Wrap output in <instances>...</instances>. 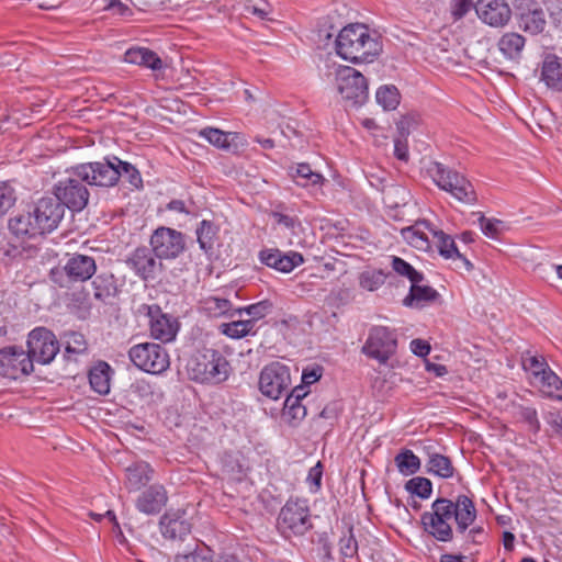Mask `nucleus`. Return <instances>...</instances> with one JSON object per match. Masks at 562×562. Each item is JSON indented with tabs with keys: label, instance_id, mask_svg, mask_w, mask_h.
<instances>
[{
	"label": "nucleus",
	"instance_id": "b1692460",
	"mask_svg": "<svg viewBox=\"0 0 562 562\" xmlns=\"http://www.w3.org/2000/svg\"><path fill=\"white\" fill-rule=\"evenodd\" d=\"M168 499L167 491L160 484H153L144 491L136 501V508L146 514H158Z\"/></svg>",
	"mask_w": 562,
	"mask_h": 562
},
{
	"label": "nucleus",
	"instance_id": "774afa93",
	"mask_svg": "<svg viewBox=\"0 0 562 562\" xmlns=\"http://www.w3.org/2000/svg\"><path fill=\"white\" fill-rule=\"evenodd\" d=\"M548 424L558 432L562 431V412H550L547 417Z\"/></svg>",
	"mask_w": 562,
	"mask_h": 562
},
{
	"label": "nucleus",
	"instance_id": "a19ab883",
	"mask_svg": "<svg viewBox=\"0 0 562 562\" xmlns=\"http://www.w3.org/2000/svg\"><path fill=\"white\" fill-rule=\"evenodd\" d=\"M93 296L99 301L112 296L115 292L113 276L99 274L92 281Z\"/></svg>",
	"mask_w": 562,
	"mask_h": 562
},
{
	"label": "nucleus",
	"instance_id": "3c124183",
	"mask_svg": "<svg viewBox=\"0 0 562 562\" xmlns=\"http://www.w3.org/2000/svg\"><path fill=\"white\" fill-rule=\"evenodd\" d=\"M121 178L125 179L132 187L139 189L143 187V179L136 167L127 161H123L119 158L115 160Z\"/></svg>",
	"mask_w": 562,
	"mask_h": 562
},
{
	"label": "nucleus",
	"instance_id": "4c0bfd02",
	"mask_svg": "<svg viewBox=\"0 0 562 562\" xmlns=\"http://www.w3.org/2000/svg\"><path fill=\"white\" fill-rule=\"evenodd\" d=\"M394 462L401 474L413 475L420 469V459L409 449H404L394 458Z\"/></svg>",
	"mask_w": 562,
	"mask_h": 562
},
{
	"label": "nucleus",
	"instance_id": "e433bc0d",
	"mask_svg": "<svg viewBox=\"0 0 562 562\" xmlns=\"http://www.w3.org/2000/svg\"><path fill=\"white\" fill-rule=\"evenodd\" d=\"M427 472L442 479H449L453 476L454 468L450 458L437 452H428Z\"/></svg>",
	"mask_w": 562,
	"mask_h": 562
},
{
	"label": "nucleus",
	"instance_id": "5701e85b",
	"mask_svg": "<svg viewBox=\"0 0 562 562\" xmlns=\"http://www.w3.org/2000/svg\"><path fill=\"white\" fill-rule=\"evenodd\" d=\"M199 135L213 146L233 154L245 146L239 133H226L218 128L205 127L199 132Z\"/></svg>",
	"mask_w": 562,
	"mask_h": 562
},
{
	"label": "nucleus",
	"instance_id": "8fccbe9b",
	"mask_svg": "<svg viewBox=\"0 0 562 562\" xmlns=\"http://www.w3.org/2000/svg\"><path fill=\"white\" fill-rule=\"evenodd\" d=\"M479 225L482 233L492 239H497L499 235L506 229L503 221L497 218H488L484 215L479 217Z\"/></svg>",
	"mask_w": 562,
	"mask_h": 562
},
{
	"label": "nucleus",
	"instance_id": "2f4dec72",
	"mask_svg": "<svg viewBox=\"0 0 562 562\" xmlns=\"http://www.w3.org/2000/svg\"><path fill=\"white\" fill-rule=\"evenodd\" d=\"M9 229L18 237L43 235L40 227L37 228L32 211L10 218Z\"/></svg>",
	"mask_w": 562,
	"mask_h": 562
},
{
	"label": "nucleus",
	"instance_id": "c9c22d12",
	"mask_svg": "<svg viewBox=\"0 0 562 562\" xmlns=\"http://www.w3.org/2000/svg\"><path fill=\"white\" fill-rule=\"evenodd\" d=\"M525 46V37L518 33H506L498 41V48L508 59L520 57Z\"/></svg>",
	"mask_w": 562,
	"mask_h": 562
},
{
	"label": "nucleus",
	"instance_id": "338daca9",
	"mask_svg": "<svg viewBox=\"0 0 562 562\" xmlns=\"http://www.w3.org/2000/svg\"><path fill=\"white\" fill-rule=\"evenodd\" d=\"M411 350L418 357H426L430 352V346L423 339H413L411 341Z\"/></svg>",
	"mask_w": 562,
	"mask_h": 562
},
{
	"label": "nucleus",
	"instance_id": "6e6552de",
	"mask_svg": "<svg viewBox=\"0 0 562 562\" xmlns=\"http://www.w3.org/2000/svg\"><path fill=\"white\" fill-rule=\"evenodd\" d=\"M397 336L394 329L386 326H372L369 329L366 342L361 352L368 358L385 364L396 352Z\"/></svg>",
	"mask_w": 562,
	"mask_h": 562
},
{
	"label": "nucleus",
	"instance_id": "393cba45",
	"mask_svg": "<svg viewBox=\"0 0 562 562\" xmlns=\"http://www.w3.org/2000/svg\"><path fill=\"white\" fill-rule=\"evenodd\" d=\"M159 525L162 536L171 540H182L191 531V524L180 512L165 514Z\"/></svg>",
	"mask_w": 562,
	"mask_h": 562
},
{
	"label": "nucleus",
	"instance_id": "c756f323",
	"mask_svg": "<svg viewBox=\"0 0 562 562\" xmlns=\"http://www.w3.org/2000/svg\"><path fill=\"white\" fill-rule=\"evenodd\" d=\"M424 228L428 229L430 233L431 229H435L431 227L429 222L422 221L417 222L413 226L403 228L402 236L414 248L418 250H427L430 247V241Z\"/></svg>",
	"mask_w": 562,
	"mask_h": 562
},
{
	"label": "nucleus",
	"instance_id": "423d86ee",
	"mask_svg": "<svg viewBox=\"0 0 562 562\" xmlns=\"http://www.w3.org/2000/svg\"><path fill=\"white\" fill-rule=\"evenodd\" d=\"M83 177L77 173V166L68 171V176L60 179L54 187V196L72 212L82 211L89 201L90 193L85 184Z\"/></svg>",
	"mask_w": 562,
	"mask_h": 562
},
{
	"label": "nucleus",
	"instance_id": "69168bd1",
	"mask_svg": "<svg viewBox=\"0 0 562 562\" xmlns=\"http://www.w3.org/2000/svg\"><path fill=\"white\" fill-rule=\"evenodd\" d=\"M323 475V469L321 462H317L316 465L312 467L308 471L306 481L310 483L311 487H314V491H317L321 487Z\"/></svg>",
	"mask_w": 562,
	"mask_h": 562
},
{
	"label": "nucleus",
	"instance_id": "cd10ccee",
	"mask_svg": "<svg viewBox=\"0 0 562 562\" xmlns=\"http://www.w3.org/2000/svg\"><path fill=\"white\" fill-rule=\"evenodd\" d=\"M541 80L549 88L562 90V59L555 55L546 56L542 63Z\"/></svg>",
	"mask_w": 562,
	"mask_h": 562
},
{
	"label": "nucleus",
	"instance_id": "9b49d317",
	"mask_svg": "<svg viewBox=\"0 0 562 562\" xmlns=\"http://www.w3.org/2000/svg\"><path fill=\"white\" fill-rule=\"evenodd\" d=\"M258 385L262 395L279 400L291 385L290 368L279 361L265 366L259 374Z\"/></svg>",
	"mask_w": 562,
	"mask_h": 562
},
{
	"label": "nucleus",
	"instance_id": "864d4df0",
	"mask_svg": "<svg viewBox=\"0 0 562 562\" xmlns=\"http://www.w3.org/2000/svg\"><path fill=\"white\" fill-rule=\"evenodd\" d=\"M16 199L15 189L9 182H0V217L14 206Z\"/></svg>",
	"mask_w": 562,
	"mask_h": 562
},
{
	"label": "nucleus",
	"instance_id": "c85d7f7f",
	"mask_svg": "<svg viewBox=\"0 0 562 562\" xmlns=\"http://www.w3.org/2000/svg\"><path fill=\"white\" fill-rule=\"evenodd\" d=\"M124 60L128 64H135L150 68L151 70H159L162 68V60L153 50L144 47H133L126 50Z\"/></svg>",
	"mask_w": 562,
	"mask_h": 562
},
{
	"label": "nucleus",
	"instance_id": "de8ad7c7",
	"mask_svg": "<svg viewBox=\"0 0 562 562\" xmlns=\"http://www.w3.org/2000/svg\"><path fill=\"white\" fill-rule=\"evenodd\" d=\"M272 303L268 300H263L246 307L236 308V315L241 316L243 313H246L252 321L258 322L266 317L270 313Z\"/></svg>",
	"mask_w": 562,
	"mask_h": 562
},
{
	"label": "nucleus",
	"instance_id": "13d9d810",
	"mask_svg": "<svg viewBox=\"0 0 562 562\" xmlns=\"http://www.w3.org/2000/svg\"><path fill=\"white\" fill-rule=\"evenodd\" d=\"M245 11L249 14H254V15L258 16L260 20H268V21L273 20L271 18L272 8L267 2L248 4V5H246Z\"/></svg>",
	"mask_w": 562,
	"mask_h": 562
},
{
	"label": "nucleus",
	"instance_id": "0e129e2a",
	"mask_svg": "<svg viewBox=\"0 0 562 562\" xmlns=\"http://www.w3.org/2000/svg\"><path fill=\"white\" fill-rule=\"evenodd\" d=\"M90 517L97 521H101L103 518H108L113 524V529L116 532L119 538H123V532L121 530L120 524L116 519V516L113 510H106L104 514H98L91 512Z\"/></svg>",
	"mask_w": 562,
	"mask_h": 562
},
{
	"label": "nucleus",
	"instance_id": "f3484780",
	"mask_svg": "<svg viewBox=\"0 0 562 562\" xmlns=\"http://www.w3.org/2000/svg\"><path fill=\"white\" fill-rule=\"evenodd\" d=\"M143 308L146 310V315L149 318L150 336L162 342L172 341L179 330L178 321L162 313L157 304L144 305Z\"/></svg>",
	"mask_w": 562,
	"mask_h": 562
},
{
	"label": "nucleus",
	"instance_id": "bf43d9fd",
	"mask_svg": "<svg viewBox=\"0 0 562 562\" xmlns=\"http://www.w3.org/2000/svg\"><path fill=\"white\" fill-rule=\"evenodd\" d=\"M339 547L341 554L346 558H352L358 552V542L351 532L340 538Z\"/></svg>",
	"mask_w": 562,
	"mask_h": 562
},
{
	"label": "nucleus",
	"instance_id": "f03ea898",
	"mask_svg": "<svg viewBox=\"0 0 562 562\" xmlns=\"http://www.w3.org/2000/svg\"><path fill=\"white\" fill-rule=\"evenodd\" d=\"M381 50L378 38L372 37L364 24L345 26L336 38V53L345 60L357 64L372 61Z\"/></svg>",
	"mask_w": 562,
	"mask_h": 562
},
{
	"label": "nucleus",
	"instance_id": "5fc2aeb1",
	"mask_svg": "<svg viewBox=\"0 0 562 562\" xmlns=\"http://www.w3.org/2000/svg\"><path fill=\"white\" fill-rule=\"evenodd\" d=\"M516 417L527 424L530 431L537 434L540 430V422L536 408L530 406H518L516 409Z\"/></svg>",
	"mask_w": 562,
	"mask_h": 562
},
{
	"label": "nucleus",
	"instance_id": "412c9836",
	"mask_svg": "<svg viewBox=\"0 0 562 562\" xmlns=\"http://www.w3.org/2000/svg\"><path fill=\"white\" fill-rule=\"evenodd\" d=\"M64 271L71 282H85L97 271L95 260L86 255H72L64 266Z\"/></svg>",
	"mask_w": 562,
	"mask_h": 562
},
{
	"label": "nucleus",
	"instance_id": "473e14b6",
	"mask_svg": "<svg viewBox=\"0 0 562 562\" xmlns=\"http://www.w3.org/2000/svg\"><path fill=\"white\" fill-rule=\"evenodd\" d=\"M539 391L547 397L562 400V380L550 369L543 375L533 381Z\"/></svg>",
	"mask_w": 562,
	"mask_h": 562
},
{
	"label": "nucleus",
	"instance_id": "4468645a",
	"mask_svg": "<svg viewBox=\"0 0 562 562\" xmlns=\"http://www.w3.org/2000/svg\"><path fill=\"white\" fill-rule=\"evenodd\" d=\"M32 371V359L22 348L9 346L0 349V375L16 380Z\"/></svg>",
	"mask_w": 562,
	"mask_h": 562
},
{
	"label": "nucleus",
	"instance_id": "dca6fc26",
	"mask_svg": "<svg viewBox=\"0 0 562 562\" xmlns=\"http://www.w3.org/2000/svg\"><path fill=\"white\" fill-rule=\"evenodd\" d=\"M127 267L143 281H154L164 266L151 248L138 247L126 259Z\"/></svg>",
	"mask_w": 562,
	"mask_h": 562
},
{
	"label": "nucleus",
	"instance_id": "680f3d73",
	"mask_svg": "<svg viewBox=\"0 0 562 562\" xmlns=\"http://www.w3.org/2000/svg\"><path fill=\"white\" fill-rule=\"evenodd\" d=\"M271 216L277 222V224L283 226L284 228L291 232H294V229L299 227L301 224L300 220L296 216H290L281 212H272Z\"/></svg>",
	"mask_w": 562,
	"mask_h": 562
},
{
	"label": "nucleus",
	"instance_id": "72a5a7b5",
	"mask_svg": "<svg viewBox=\"0 0 562 562\" xmlns=\"http://www.w3.org/2000/svg\"><path fill=\"white\" fill-rule=\"evenodd\" d=\"M420 282H413L408 295L404 299L403 303L406 306L422 307L425 303L435 301L438 293L429 285H420Z\"/></svg>",
	"mask_w": 562,
	"mask_h": 562
},
{
	"label": "nucleus",
	"instance_id": "f8f14e48",
	"mask_svg": "<svg viewBox=\"0 0 562 562\" xmlns=\"http://www.w3.org/2000/svg\"><path fill=\"white\" fill-rule=\"evenodd\" d=\"M149 245L159 260H172L186 250V238L177 229L160 226L153 232Z\"/></svg>",
	"mask_w": 562,
	"mask_h": 562
},
{
	"label": "nucleus",
	"instance_id": "f257e3e1",
	"mask_svg": "<svg viewBox=\"0 0 562 562\" xmlns=\"http://www.w3.org/2000/svg\"><path fill=\"white\" fill-rule=\"evenodd\" d=\"M457 524V531L464 533L474 522L476 509L473 501L467 495H458L456 501L445 497L437 498L431 509L422 514L420 522L424 530L440 542H450L453 539L451 519Z\"/></svg>",
	"mask_w": 562,
	"mask_h": 562
},
{
	"label": "nucleus",
	"instance_id": "aec40b11",
	"mask_svg": "<svg viewBox=\"0 0 562 562\" xmlns=\"http://www.w3.org/2000/svg\"><path fill=\"white\" fill-rule=\"evenodd\" d=\"M475 11L484 23L494 27L506 25L512 16V10L505 0H477Z\"/></svg>",
	"mask_w": 562,
	"mask_h": 562
},
{
	"label": "nucleus",
	"instance_id": "6e6d98bb",
	"mask_svg": "<svg viewBox=\"0 0 562 562\" xmlns=\"http://www.w3.org/2000/svg\"><path fill=\"white\" fill-rule=\"evenodd\" d=\"M404 123H405L404 121H401L397 124V127L401 132L402 138H396L394 140V156L398 160L407 162L409 159V153H408V146H407V142H406L405 137L408 135L409 132L405 131Z\"/></svg>",
	"mask_w": 562,
	"mask_h": 562
},
{
	"label": "nucleus",
	"instance_id": "603ef678",
	"mask_svg": "<svg viewBox=\"0 0 562 562\" xmlns=\"http://www.w3.org/2000/svg\"><path fill=\"white\" fill-rule=\"evenodd\" d=\"M522 366L526 371H529L532 375L533 381L539 379L550 369L543 357L528 355L522 358Z\"/></svg>",
	"mask_w": 562,
	"mask_h": 562
},
{
	"label": "nucleus",
	"instance_id": "49530a36",
	"mask_svg": "<svg viewBox=\"0 0 562 562\" xmlns=\"http://www.w3.org/2000/svg\"><path fill=\"white\" fill-rule=\"evenodd\" d=\"M392 268L400 276L406 277L411 283L422 282L424 280L422 272H418L411 263L400 257H393Z\"/></svg>",
	"mask_w": 562,
	"mask_h": 562
},
{
	"label": "nucleus",
	"instance_id": "4be33fe9",
	"mask_svg": "<svg viewBox=\"0 0 562 562\" xmlns=\"http://www.w3.org/2000/svg\"><path fill=\"white\" fill-rule=\"evenodd\" d=\"M431 234L435 239L438 252L441 257H443L445 259L459 261L460 265H458V267L464 268L465 271L473 270V263L459 251L452 236L446 234L443 231L436 228L431 229Z\"/></svg>",
	"mask_w": 562,
	"mask_h": 562
},
{
	"label": "nucleus",
	"instance_id": "e2e57ef3",
	"mask_svg": "<svg viewBox=\"0 0 562 562\" xmlns=\"http://www.w3.org/2000/svg\"><path fill=\"white\" fill-rule=\"evenodd\" d=\"M473 5L472 0H451V14L454 20L462 19Z\"/></svg>",
	"mask_w": 562,
	"mask_h": 562
},
{
	"label": "nucleus",
	"instance_id": "58836bf2",
	"mask_svg": "<svg viewBox=\"0 0 562 562\" xmlns=\"http://www.w3.org/2000/svg\"><path fill=\"white\" fill-rule=\"evenodd\" d=\"M65 358L70 360L74 356L82 355L87 351V341L80 333L70 331L64 337Z\"/></svg>",
	"mask_w": 562,
	"mask_h": 562
},
{
	"label": "nucleus",
	"instance_id": "37998d69",
	"mask_svg": "<svg viewBox=\"0 0 562 562\" xmlns=\"http://www.w3.org/2000/svg\"><path fill=\"white\" fill-rule=\"evenodd\" d=\"M216 235L215 226L212 222L203 220L196 228V239L200 248L207 252L213 248L214 237Z\"/></svg>",
	"mask_w": 562,
	"mask_h": 562
},
{
	"label": "nucleus",
	"instance_id": "bb28decb",
	"mask_svg": "<svg viewBox=\"0 0 562 562\" xmlns=\"http://www.w3.org/2000/svg\"><path fill=\"white\" fill-rule=\"evenodd\" d=\"M200 310L209 317H233L236 315V310L233 304L225 297L215 295L207 296L200 302Z\"/></svg>",
	"mask_w": 562,
	"mask_h": 562
},
{
	"label": "nucleus",
	"instance_id": "7ed1b4c3",
	"mask_svg": "<svg viewBox=\"0 0 562 562\" xmlns=\"http://www.w3.org/2000/svg\"><path fill=\"white\" fill-rule=\"evenodd\" d=\"M188 371L196 382L217 384L228 379L231 366L218 350L204 348L190 359Z\"/></svg>",
	"mask_w": 562,
	"mask_h": 562
},
{
	"label": "nucleus",
	"instance_id": "4d7b16f0",
	"mask_svg": "<svg viewBox=\"0 0 562 562\" xmlns=\"http://www.w3.org/2000/svg\"><path fill=\"white\" fill-rule=\"evenodd\" d=\"M173 562H214L213 557L207 549H195L186 554H177Z\"/></svg>",
	"mask_w": 562,
	"mask_h": 562
},
{
	"label": "nucleus",
	"instance_id": "6ab92c4d",
	"mask_svg": "<svg viewBox=\"0 0 562 562\" xmlns=\"http://www.w3.org/2000/svg\"><path fill=\"white\" fill-rule=\"evenodd\" d=\"M258 258L262 265L283 273L291 272L304 262V258L300 252H282L277 248H266L260 250Z\"/></svg>",
	"mask_w": 562,
	"mask_h": 562
},
{
	"label": "nucleus",
	"instance_id": "09e8293b",
	"mask_svg": "<svg viewBox=\"0 0 562 562\" xmlns=\"http://www.w3.org/2000/svg\"><path fill=\"white\" fill-rule=\"evenodd\" d=\"M385 282L382 270H366L359 277V284L367 291H375Z\"/></svg>",
	"mask_w": 562,
	"mask_h": 562
},
{
	"label": "nucleus",
	"instance_id": "c03bdc74",
	"mask_svg": "<svg viewBox=\"0 0 562 562\" xmlns=\"http://www.w3.org/2000/svg\"><path fill=\"white\" fill-rule=\"evenodd\" d=\"M405 488L408 493L427 499L431 495L432 484L427 477L416 476L406 482Z\"/></svg>",
	"mask_w": 562,
	"mask_h": 562
},
{
	"label": "nucleus",
	"instance_id": "0eeeda50",
	"mask_svg": "<svg viewBox=\"0 0 562 562\" xmlns=\"http://www.w3.org/2000/svg\"><path fill=\"white\" fill-rule=\"evenodd\" d=\"M337 90L352 104H363L369 95L368 81L364 76L350 66H334Z\"/></svg>",
	"mask_w": 562,
	"mask_h": 562
},
{
	"label": "nucleus",
	"instance_id": "20e7f679",
	"mask_svg": "<svg viewBox=\"0 0 562 562\" xmlns=\"http://www.w3.org/2000/svg\"><path fill=\"white\" fill-rule=\"evenodd\" d=\"M427 173L440 190L450 193L459 202L476 203L474 187L462 173L439 161H431L427 167Z\"/></svg>",
	"mask_w": 562,
	"mask_h": 562
},
{
	"label": "nucleus",
	"instance_id": "f704fd0d",
	"mask_svg": "<svg viewBox=\"0 0 562 562\" xmlns=\"http://www.w3.org/2000/svg\"><path fill=\"white\" fill-rule=\"evenodd\" d=\"M306 416L305 406L299 402V396H286L282 409V419L291 427H296Z\"/></svg>",
	"mask_w": 562,
	"mask_h": 562
},
{
	"label": "nucleus",
	"instance_id": "a18cd8bd",
	"mask_svg": "<svg viewBox=\"0 0 562 562\" xmlns=\"http://www.w3.org/2000/svg\"><path fill=\"white\" fill-rule=\"evenodd\" d=\"M221 462L223 472L232 477H239L244 473L240 454L237 452H225L221 458Z\"/></svg>",
	"mask_w": 562,
	"mask_h": 562
},
{
	"label": "nucleus",
	"instance_id": "9d476101",
	"mask_svg": "<svg viewBox=\"0 0 562 562\" xmlns=\"http://www.w3.org/2000/svg\"><path fill=\"white\" fill-rule=\"evenodd\" d=\"M115 160H119V158L111 156L101 161L77 165V173L83 177L89 186L101 188L114 187L121 179V173L116 167L119 164Z\"/></svg>",
	"mask_w": 562,
	"mask_h": 562
},
{
	"label": "nucleus",
	"instance_id": "7c9ffc66",
	"mask_svg": "<svg viewBox=\"0 0 562 562\" xmlns=\"http://www.w3.org/2000/svg\"><path fill=\"white\" fill-rule=\"evenodd\" d=\"M111 372V367L104 361L93 366L88 374L91 389L98 394H108L110 392Z\"/></svg>",
	"mask_w": 562,
	"mask_h": 562
},
{
	"label": "nucleus",
	"instance_id": "79ce46f5",
	"mask_svg": "<svg viewBox=\"0 0 562 562\" xmlns=\"http://www.w3.org/2000/svg\"><path fill=\"white\" fill-rule=\"evenodd\" d=\"M375 99L385 111L394 110L400 104V93L394 86L380 87Z\"/></svg>",
	"mask_w": 562,
	"mask_h": 562
},
{
	"label": "nucleus",
	"instance_id": "ddd939ff",
	"mask_svg": "<svg viewBox=\"0 0 562 562\" xmlns=\"http://www.w3.org/2000/svg\"><path fill=\"white\" fill-rule=\"evenodd\" d=\"M59 351V342L54 333L45 327H36L27 337V355L32 363H50Z\"/></svg>",
	"mask_w": 562,
	"mask_h": 562
},
{
	"label": "nucleus",
	"instance_id": "1a4fd4ad",
	"mask_svg": "<svg viewBox=\"0 0 562 562\" xmlns=\"http://www.w3.org/2000/svg\"><path fill=\"white\" fill-rule=\"evenodd\" d=\"M128 357L135 367L151 374L165 372L170 364L166 349L154 342L133 346L128 351Z\"/></svg>",
	"mask_w": 562,
	"mask_h": 562
},
{
	"label": "nucleus",
	"instance_id": "ea45409f",
	"mask_svg": "<svg viewBox=\"0 0 562 562\" xmlns=\"http://www.w3.org/2000/svg\"><path fill=\"white\" fill-rule=\"evenodd\" d=\"M295 182L299 186H319L324 181V177L312 170L308 164H299L295 168V175H293Z\"/></svg>",
	"mask_w": 562,
	"mask_h": 562
},
{
	"label": "nucleus",
	"instance_id": "052dcab7",
	"mask_svg": "<svg viewBox=\"0 0 562 562\" xmlns=\"http://www.w3.org/2000/svg\"><path fill=\"white\" fill-rule=\"evenodd\" d=\"M238 325H240L239 321H235L232 323H223L220 325L218 329L223 335H225L229 338L240 339V338L246 337V334H243L244 328L239 327Z\"/></svg>",
	"mask_w": 562,
	"mask_h": 562
},
{
	"label": "nucleus",
	"instance_id": "a878e982",
	"mask_svg": "<svg viewBox=\"0 0 562 562\" xmlns=\"http://www.w3.org/2000/svg\"><path fill=\"white\" fill-rule=\"evenodd\" d=\"M154 469L146 461H135L125 469V486L131 492L139 491L151 481Z\"/></svg>",
	"mask_w": 562,
	"mask_h": 562
},
{
	"label": "nucleus",
	"instance_id": "2eb2a0df",
	"mask_svg": "<svg viewBox=\"0 0 562 562\" xmlns=\"http://www.w3.org/2000/svg\"><path fill=\"white\" fill-rule=\"evenodd\" d=\"M34 220L42 234L50 233L57 228L65 215L63 203L55 196L40 199L33 210Z\"/></svg>",
	"mask_w": 562,
	"mask_h": 562
},
{
	"label": "nucleus",
	"instance_id": "39448f33",
	"mask_svg": "<svg viewBox=\"0 0 562 562\" xmlns=\"http://www.w3.org/2000/svg\"><path fill=\"white\" fill-rule=\"evenodd\" d=\"M277 527L285 538L307 532L312 528L307 501L289 499L279 513Z\"/></svg>",
	"mask_w": 562,
	"mask_h": 562
},
{
	"label": "nucleus",
	"instance_id": "a211bd4d",
	"mask_svg": "<svg viewBox=\"0 0 562 562\" xmlns=\"http://www.w3.org/2000/svg\"><path fill=\"white\" fill-rule=\"evenodd\" d=\"M515 8L525 32L533 35L543 32L547 25L546 14L536 0H516Z\"/></svg>",
	"mask_w": 562,
	"mask_h": 562
}]
</instances>
